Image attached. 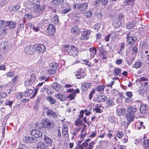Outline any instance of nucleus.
Masks as SVG:
<instances>
[{
    "instance_id": "f257e3e1",
    "label": "nucleus",
    "mask_w": 149,
    "mask_h": 149,
    "mask_svg": "<svg viewBox=\"0 0 149 149\" xmlns=\"http://www.w3.org/2000/svg\"><path fill=\"white\" fill-rule=\"evenodd\" d=\"M38 123H39V125H40V124L42 125V126L39 127L40 129H41L43 127L44 128L50 129L54 127V125L47 118L44 119H43L42 122L41 123L38 122Z\"/></svg>"
},
{
    "instance_id": "f03ea898",
    "label": "nucleus",
    "mask_w": 149,
    "mask_h": 149,
    "mask_svg": "<svg viewBox=\"0 0 149 149\" xmlns=\"http://www.w3.org/2000/svg\"><path fill=\"white\" fill-rule=\"evenodd\" d=\"M88 4L86 3H84L80 4H75L73 6L75 10L79 9L80 11V13H81L86 10L88 8Z\"/></svg>"
},
{
    "instance_id": "7ed1b4c3",
    "label": "nucleus",
    "mask_w": 149,
    "mask_h": 149,
    "mask_svg": "<svg viewBox=\"0 0 149 149\" xmlns=\"http://www.w3.org/2000/svg\"><path fill=\"white\" fill-rule=\"evenodd\" d=\"M37 49V44H36L34 47L28 46L26 47L24 49V52L28 54H32L36 52Z\"/></svg>"
},
{
    "instance_id": "20e7f679",
    "label": "nucleus",
    "mask_w": 149,
    "mask_h": 149,
    "mask_svg": "<svg viewBox=\"0 0 149 149\" xmlns=\"http://www.w3.org/2000/svg\"><path fill=\"white\" fill-rule=\"evenodd\" d=\"M57 65V63H52L50 64L49 68L48 70V73L50 75L53 74L56 72Z\"/></svg>"
},
{
    "instance_id": "39448f33",
    "label": "nucleus",
    "mask_w": 149,
    "mask_h": 149,
    "mask_svg": "<svg viewBox=\"0 0 149 149\" xmlns=\"http://www.w3.org/2000/svg\"><path fill=\"white\" fill-rule=\"evenodd\" d=\"M55 31L54 26L53 24H50L47 29L46 32L48 35L52 36L55 33Z\"/></svg>"
},
{
    "instance_id": "423d86ee",
    "label": "nucleus",
    "mask_w": 149,
    "mask_h": 149,
    "mask_svg": "<svg viewBox=\"0 0 149 149\" xmlns=\"http://www.w3.org/2000/svg\"><path fill=\"white\" fill-rule=\"evenodd\" d=\"M71 45H65L62 47V50L63 51L65 52V54L70 55L71 53Z\"/></svg>"
},
{
    "instance_id": "0eeeda50",
    "label": "nucleus",
    "mask_w": 149,
    "mask_h": 149,
    "mask_svg": "<svg viewBox=\"0 0 149 149\" xmlns=\"http://www.w3.org/2000/svg\"><path fill=\"white\" fill-rule=\"evenodd\" d=\"M105 104L107 108L113 106L115 104L114 100L113 98H108Z\"/></svg>"
},
{
    "instance_id": "6e6552de",
    "label": "nucleus",
    "mask_w": 149,
    "mask_h": 149,
    "mask_svg": "<svg viewBox=\"0 0 149 149\" xmlns=\"http://www.w3.org/2000/svg\"><path fill=\"white\" fill-rule=\"evenodd\" d=\"M139 81L141 86H144L147 88H149L148 82H147L148 79L147 78L141 77L140 78Z\"/></svg>"
},
{
    "instance_id": "1a4fd4ad",
    "label": "nucleus",
    "mask_w": 149,
    "mask_h": 149,
    "mask_svg": "<svg viewBox=\"0 0 149 149\" xmlns=\"http://www.w3.org/2000/svg\"><path fill=\"white\" fill-rule=\"evenodd\" d=\"M70 51V55L75 57L77 55V54L79 52V50L76 47L71 45V49Z\"/></svg>"
},
{
    "instance_id": "9d476101",
    "label": "nucleus",
    "mask_w": 149,
    "mask_h": 149,
    "mask_svg": "<svg viewBox=\"0 0 149 149\" xmlns=\"http://www.w3.org/2000/svg\"><path fill=\"white\" fill-rule=\"evenodd\" d=\"M23 140L24 143H29L35 142L36 139L33 137H31V138L29 137H26L23 138Z\"/></svg>"
},
{
    "instance_id": "9b49d317",
    "label": "nucleus",
    "mask_w": 149,
    "mask_h": 149,
    "mask_svg": "<svg viewBox=\"0 0 149 149\" xmlns=\"http://www.w3.org/2000/svg\"><path fill=\"white\" fill-rule=\"evenodd\" d=\"M126 117L129 121L128 123H127V125H128L131 122L133 121L134 119L136 117V116L134 114L127 112L126 115Z\"/></svg>"
},
{
    "instance_id": "f8f14e48",
    "label": "nucleus",
    "mask_w": 149,
    "mask_h": 149,
    "mask_svg": "<svg viewBox=\"0 0 149 149\" xmlns=\"http://www.w3.org/2000/svg\"><path fill=\"white\" fill-rule=\"evenodd\" d=\"M47 114L48 117L49 118L54 119L57 117L56 113L52 110L48 109Z\"/></svg>"
},
{
    "instance_id": "ddd939ff",
    "label": "nucleus",
    "mask_w": 149,
    "mask_h": 149,
    "mask_svg": "<svg viewBox=\"0 0 149 149\" xmlns=\"http://www.w3.org/2000/svg\"><path fill=\"white\" fill-rule=\"evenodd\" d=\"M71 32L73 34L79 35L81 33V31L78 26H74L71 29Z\"/></svg>"
},
{
    "instance_id": "4468645a",
    "label": "nucleus",
    "mask_w": 149,
    "mask_h": 149,
    "mask_svg": "<svg viewBox=\"0 0 149 149\" xmlns=\"http://www.w3.org/2000/svg\"><path fill=\"white\" fill-rule=\"evenodd\" d=\"M16 24L12 21H6L5 23V25L6 26V28H10V29L14 28Z\"/></svg>"
},
{
    "instance_id": "2eb2a0df",
    "label": "nucleus",
    "mask_w": 149,
    "mask_h": 149,
    "mask_svg": "<svg viewBox=\"0 0 149 149\" xmlns=\"http://www.w3.org/2000/svg\"><path fill=\"white\" fill-rule=\"evenodd\" d=\"M122 70L120 68L115 67L113 70V72L114 75L115 76H118L120 77L121 75Z\"/></svg>"
},
{
    "instance_id": "dca6fc26",
    "label": "nucleus",
    "mask_w": 149,
    "mask_h": 149,
    "mask_svg": "<svg viewBox=\"0 0 149 149\" xmlns=\"http://www.w3.org/2000/svg\"><path fill=\"white\" fill-rule=\"evenodd\" d=\"M126 39L128 44L129 45L134 44L137 40V38L136 37L133 36L126 37Z\"/></svg>"
},
{
    "instance_id": "f3484780",
    "label": "nucleus",
    "mask_w": 149,
    "mask_h": 149,
    "mask_svg": "<svg viewBox=\"0 0 149 149\" xmlns=\"http://www.w3.org/2000/svg\"><path fill=\"white\" fill-rule=\"evenodd\" d=\"M81 32L82 36V39L87 40L91 33L89 31H84Z\"/></svg>"
},
{
    "instance_id": "a211bd4d",
    "label": "nucleus",
    "mask_w": 149,
    "mask_h": 149,
    "mask_svg": "<svg viewBox=\"0 0 149 149\" xmlns=\"http://www.w3.org/2000/svg\"><path fill=\"white\" fill-rule=\"evenodd\" d=\"M68 126L65 124H63L62 126V135L63 136H66L68 135Z\"/></svg>"
},
{
    "instance_id": "6ab92c4d",
    "label": "nucleus",
    "mask_w": 149,
    "mask_h": 149,
    "mask_svg": "<svg viewBox=\"0 0 149 149\" xmlns=\"http://www.w3.org/2000/svg\"><path fill=\"white\" fill-rule=\"evenodd\" d=\"M137 109L134 106H130L127 109V112L134 114L135 115L137 112Z\"/></svg>"
},
{
    "instance_id": "aec40b11",
    "label": "nucleus",
    "mask_w": 149,
    "mask_h": 149,
    "mask_svg": "<svg viewBox=\"0 0 149 149\" xmlns=\"http://www.w3.org/2000/svg\"><path fill=\"white\" fill-rule=\"evenodd\" d=\"M92 85L91 83H88L82 84L81 86V89L83 91H86Z\"/></svg>"
},
{
    "instance_id": "412c9836",
    "label": "nucleus",
    "mask_w": 149,
    "mask_h": 149,
    "mask_svg": "<svg viewBox=\"0 0 149 149\" xmlns=\"http://www.w3.org/2000/svg\"><path fill=\"white\" fill-rule=\"evenodd\" d=\"M139 109L141 113H142L145 114L148 113V107L144 104L142 105L140 107Z\"/></svg>"
},
{
    "instance_id": "4be33fe9",
    "label": "nucleus",
    "mask_w": 149,
    "mask_h": 149,
    "mask_svg": "<svg viewBox=\"0 0 149 149\" xmlns=\"http://www.w3.org/2000/svg\"><path fill=\"white\" fill-rule=\"evenodd\" d=\"M105 87V85L104 84L102 85H99L96 87V90L100 93L102 94L103 93Z\"/></svg>"
},
{
    "instance_id": "5701e85b",
    "label": "nucleus",
    "mask_w": 149,
    "mask_h": 149,
    "mask_svg": "<svg viewBox=\"0 0 149 149\" xmlns=\"http://www.w3.org/2000/svg\"><path fill=\"white\" fill-rule=\"evenodd\" d=\"M61 86L57 83H54L52 85V87L56 91L59 92L61 91Z\"/></svg>"
},
{
    "instance_id": "b1692460",
    "label": "nucleus",
    "mask_w": 149,
    "mask_h": 149,
    "mask_svg": "<svg viewBox=\"0 0 149 149\" xmlns=\"http://www.w3.org/2000/svg\"><path fill=\"white\" fill-rule=\"evenodd\" d=\"M107 100V97L104 95H100L98 97L96 100L98 102H104Z\"/></svg>"
},
{
    "instance_id": "393cba45",
    "label": "nucleus",
    "mask_w": 149,
    "mask_h": 149,
    "mask_svg": "<svg viewBox=\"0 0 149 149\" xmlns=\"http://www.w3.org/2000/svg\"><path fill=\"white\" fill-rule=\"evenodd\" d=\"M120 107L118 105L117 107V113L119 116H122L124 115L125 112V110L124 109L119 108Z\"/></svg>"
},
{
    "instance_id": "a878e982",
    "label": "nucleus",
    "mask_w": 149,
    "mask_h": 149,
    "mask_svg": "<svg viewBox=\"0 0 149 149\" xmlns=\"http://www.w3.org/2000/svg\"><path fill=\"white\" fill-rule=\"evenodd\" d=\"M44 140L45 142L49 146L52 145V141L53 140L50 137L45 135L44 138Z\"/></svg>"
},
{
    "instance_id": "bb28decb",
    "label": "nucleus",
    "mask_w": 149,
    "mask_h": 149,
    "mask_svg": "<svg viewBox=\"0 0 149 149\" xmlns=\"http://www.w3.org/2000/svg\"><path fill=\"white\" fill-rule=\"evenodd\" d=\"M65 8L62 10L61 12L63 13L66 14L68 13L71 10V7L68 4L65 5Z\"/></svg>"
},
{
    "instance_id": "cd10ccee",
    "label": "nucleus",
    "mask_w": 149,
    "mask_h": 149,
    "mask_svg": "<svg viewBox=\"0 0 149 149\" xmlns=\"http://www.w3.org/2000/svg\"><path fill=\"white\" fill-rule=\"evenodd\" d=\"M46 8L45 5H39L38 4V13L39 15L41 14L43 11Z\"/></svg>"
},
{
    "instance_id": "c85d7f7f",
    "label": "nucleus",
    "mask_w": 149,
    "mask_h": 149,
    "mask_svg": "<svg viewBox=\"0 0 149 149\" xmlns=\"http://www.w3.org/2000/svg\"><path fill=\"white\" fill-rule=\"evenodd\" d=\"M64 1V0H52L51 2L52 5H61Z\"/></svg>"
},
{
    "instance_id": "c756f323",
    "label": "nucleus",
    "mask_w": 149,
    "mask_h": 149,
    "mask_svg": "<svg viewBox=\"0 0 149 149\" xmlns=\"http://www.w3.org/2000/svg\"><path fill=\"white\" fill-rule=\"evenodd\" d=\"M45 49V47L42 44L38 45V52L43 53Z\"/></svg>"
},
{
    "instance_id": "7c9ffc66",
    "label": "nucleus",
    "mask_w": 149,
    "mask_h": 149,
    "mask_svg": "<svg viewBox=\"0 0 149 149\" xmlns=\"http://www.w3.org/2000/svg\"><path fill=\"white\" fill-rule=\"evenodd\" d=\"M56 97L58 100L61 101H64L65 100L64 95L63 94H58L56 95Z\"/></svg>"
},
{
    "instance_id": "2f4dec72",
    "label": "nucleus",
    "mask_w": 149,
    "mask_h": 149,
    "mask_svg": "<svg viewBox=\"0 0 149 149\" xmlns=\"http://www.w3.org/2000/svg\"><path fill=\"white\" fill-rule=\"evenodd\" d=\"M52 21L55 25L58 24L59 22L58 16L57 15H54L53 18V19H52Z\"/></svg>"
},
{
    "instance_id": "473e14b6",
    "label": "nucleus",
    "mask_w": 149,
    "mask_h": 149,
    "mask_svg": "<svg viewBox=\"0 0 149 149\" xmlns=\"http://www.w3.org/2000/svg\"><path fill=\"white\" fill-rule=\"evenodd\" d=\"M89 51L90 52V54L91 56L92 57H94L96 54V49L94 47L91 48L89 49Z\"/></svg>"
},
{
    "instance_id": "72a5a7b5",
    "label": "nucleus",
    "mask_w": 149,
    "mask_h": 149,
    "mask_svg": "<svg viewBox=\"0 0 149 149\" xmlns=\"http://www.w3.org/2000/svg\"><path fill=\"white\" fill-rule=\"evenodd\" d=\"M33 91L32 90L29 89L27 90L26 91L24 92V95L26 97L29 96L33 93Z\"/></svg>"
},
{
    "instance_id": "f704fd0d",
    "label": "nucleus",
    "mask_w": 149,
    "mask_h": 149,
    "mask_svg": "<svg viewBox=\"0 0 149 149\" xmlns=\"http://www.w3.org/2000/svg\"><path fill=\"white\" fill-rule=\"evenodd\" d=\"M125 44L124 42H122L120 44V48L119 51H118V54H120L121 53L123 52L125 48Z\"/></svg>"
},
{
    "instance_id": "c9c22d12",
    "label": "nucleus",
    "mask_w": 149,
    "mask_h": 149,
    "mask_svg": "<svg viewBox=\"0 0 149 149\" xmlns=\"http://www.w3.org/2000/svg\"><path fill=\"white\" fill-rule=\"evenodd\" d=\"M88 147V143L84 142L80 146H78V148L79 149H84Z\"/></svg>"
},
{
    "instance_id": "e433bc0d",
    "label": "nucleus",
    "mask_w": 149,
    "mask_h": 149,
    "mask_svg": "<svg viewBox=\"0 0 149 149\" xmlns=\"http://www.w3.org/2000/svg\"><path fill=\"white\" fill-rule=\"evenodd\" d=\"M93 14V12L91 10H88L86 12L84 13L85 16L88 18L91 17Z\"/></svg>"
},
{
    "instance_id": "4c0bfd02",
    "label": "nucleus",
    "mask_w": 149,
    "mask_h": 149,
    "mask_svg": "<svg viewBox=\"0 0 149 149\" xmlns=\"http://www.w3.org/2000/svg\"><path fill=\"white\" fill-rule=\"evenodd\" d=\"M2 25L1 26H0V35H4L6 33V30L7 29L5 28V26L3 27Z\"/></svg>"
},
{
    "instance_id": "58836bf2",
    "label": "nucleus",
    "mask_w": 149,
    "mask_h": 149,
    "mask_svg": "<svg viewBox=\"0 0 149 149\" xmlns=\"http://www.w3.org/2000/svg\"><path fill=\"white\" fill-rule=\"evenodd\" d=\"M100 56L102 58L104 59H106L107 58L106 57V51L104 50H102L100 51Z\"/></svg>"
},
{
    "instance_id": "ea45409f",
    "label": "nucleus",
    "mask_w": 149,
    "mask_h": 149,
    "mask_svg": "<svg viewBox=\"0 0 149 149\" xmlns=\"http://www.w3.org/2000/svg\"><path fill=\"white\" fill-rule=\"evenodd\" d=\"M143 146L144 147L148 148L149 147V140L146 139L144 140L142 144Z\"/></svg>"
},
{
    "instance_id": "a19ab883",
    "label": "nucleus",
    "mask_w": 149,
    "mask_h": 149,
    "mask_svg": "<svg viewBox=\"0 0 149 149\" xmlns=\"http://www.w3.org/2000/svg\"><path fill=\"white\" fill-rule=\"evenodd\" d=\"M33 83L31 82V81L30 80H27L24 82V85L27 88H28V86L31 85Z\"/></svg>"
},
{
    "instance_id": "79ce46f5",
    "label": "nucleus",
    "mask_w": 149,
    "mask_h": 149,
    "mask_svg": "<svg viewBox=\"0 0 149 149\" xmlns=\"http://www.w3.org/2000/svg\"><path fill=\"white\" fill-rule=\"evenodd\" d=\"M82 74V73H80L79 72H77V73L75 74L76 76H79V77H77V78L80 79L84 78L86 74L84 75Z\"/></svg>"
},
{
    "instance_id": "37998d69",
    "label": "nucleus",
    "mask_w": 149,
    "mask_h": 149,
    "mask_svg": "<svg viewBox=\"0 0 149 149\" xmlns=\"http://www.w3.org/2000/svg\"><path fill=\"white\" fill-rule=\"evenodd\" d=\"M76 96V94L75 93H73L69 95L67 97V98L69 99L70 100H74Z\"/></svg>"
},
{
    "instance_id": "c03bdc74",
    "label": "nucleus",
    "mask_w": 149,
    "mask_h": 149,
    "mask_svg": "<svg viewBox=\"0 0 149 149\" xmlns=\"http://www.w3.org/2000/svg\"><path fill=\"white\" fill-rule=\"evenodd\" d=\"M44 143L41 142L38 143V149H46Z\"/></svg>"
},
{
    "instance_id": "a18cd8bd",
    "label": "nucleus",
    "mask_w": 149,
    "mask_h": 149,
    "mask_svg": "<svg viewBox=\"0 0 149 149\" xmlns=\"http://www.w3.org/2000/svg\"><path fill=\"white\" fill-rule=\"evenodd\" d=\"M32 136V137H34L36 139L37 138V134L36 133V131L35 130H33L32 131L30 132Z\"/></svg>"
},
{
    "instance_id": "49530a36",
    "label": "nucleus",
    "mask_w": 149,
    "mask_h": 149,
    "mask_svg": "<svg viewBox=\"0 0 149 149\" xmlns=\"http://www.w3.org/2000/svg\"><path fill=\"white\" fill-rule=\"evenodd\" d=\"M29 1H30V0H29ZM33 3V4L34 5H35V10H33V12H37V10H36V9H37V0H32V1H31Z\"/></svg>"
},
{
    "instance_id": "de8ad7c7",
    "label": "nucleus",
    "mask_w": 149,
    "mask_h": 149,
    "mask_svg": "<svg viewBox=\"0 0 149 149\" xmlns=\"http://www.w3.org/2000/svg\"><path fill=\"white\" fill-rule=\"evenodd\" d=\"M142 65V63L141 62L138 61L136 62L133 65L135 68H139Z\"/></svg>"
},
{
    "instance_id": "09e8293b",
    "label": "nucleus",
    "mask_w": 149,
    "mask_h": 149,
    "mask_svg": "<svg viewBox=\"0 0 149 149\" xmlns=\"http://www.w3.org/2000/svg\"><path fill=\"white\" fill-rule=\"evenodd\" d=\"M134 58L133 57H131L129 60L126 59V62L128 65H130L132 64L133 62Z\"/></svg>"
},
{
    "instance_id": "8fccbe9b",
    "label": "nucleus",
    "mask_w": 149,
    "mask_h": 149,
    "mask_svg": "<svg viewBox=\"0 0 149 149\" xmlns=\"http://www.w3.org/2000/svg\"><path fill=\"white\" fill-rule=\"evenodd\" d=\"M47 99L48 101H49L50 103L52 104H55V100L51 97H47Z\"/></svg>"
},
{
    "instance_id": "3c124183",
    "label": "nucleus",
    "mask_w": 149,
    "mask_h": 149,
    "mask_svg": "<svg viewBox=\"0 0 149 149\" xmlns=\"http://www.w3.org/2000/svg\"><path fill=\"white\" fill-rule=\"evenodd\" d=\"M135 25V23L133 22L128 24L126 26V28L127 29H131Z\"/></svg>"
},
{
    "instance_id": "603ef678",
    "label": "nucleus",
    "mask_w": 149,
    "mask_h": 149,
    "mask_svg": "<svg viewBox=\"0 0 149 149\" xmlns=\"http://www.w3.org/2000/svg\"><path fill=\"white\" fill-rule=\"evenodd\" d=\"M20 6L19 5H17V6H14L10 10L12 12H15L17 10L20 8Z\"/></svg>"
},
{
    "instance_id": "864d4df0",
    "label": "nucleus",
    "mask_w": 149,
    "mask_h": 149,
    "mask_svg": "<svg viewBox=\"0 0 149 149\" xmlns=\"http://www.w3.org/2000/svg\"><path fill=\"white\" fill-rule=\"evenodd\" d=\"M7 43L6 42H2L0 45V47L5 50V47L7 46Z\"/></svg>"
},
{
    "instance_id": "5fc2aeb1",
    "label": "nucleus",
    "mask_w": 149,
    "mask_h": 149,
    "mask_svg": "<svg viewBox=\"0 0 149 149\" xmlns=\"http://www.w3.org/2000/svg\"><path fill=\"white\" fill-rule=\"evenodd\" d=\"M131 47L132 48L133 50V52H132V54H135L137 52V48L134 45H133L132 46H131Z\"/></svg>"
},
{
    "instance_id": "6e6d98bb",
    "label": "nucleus",
    "mask_w": 149,
    "mask_h": 149,
    "mask_svg": "<svg viewBox=\"0 0 149 149\" xmlns=\"http://www.w3.org/2000/svg\"><path fill=\"white\" fill-rule=\"evenodd\" d=\"M102 106L101 105H100V106L98 107H97V108H95L93 111H95L97 113H101L102 112L101 109L99 108L100 107H101Z\"/></svg>"
},
{
    "instance_id": "4d7b16f0",
    "label": "nucleus",
    "mask_w": 149,
    "mask_h": 149,
    "mask_svg": "<svg viewBox=\"0 0 149 149\" xmlns=\"http://www.w3.org/2000/svg\"><path fill=\"white\" fill-rule=\"evenodd\" d=\"M95 92V89H94L92 90L90 92L89 94V98L91 100L93 97V95H94Z\"/></svg>"
},
{
    "instance_id": "13d9d810",
    "label": "nucleus",
    "mask_w": 149,
    "mask_h": 149,
    "mask_svg": "<svg viewBox=\"0 0 149 149\" xmlns=\"http://www.w3.org/2000/svg\"><path fill=\"white\" fill-rule=\"evenodd\" d=\"M123 135V134L122 132L119 131L118 132L116 135V136L118 137L120 139L122 138Z\"/></svg>"
},
{
    "instance_id": "bf43d9fd",
    "label": "nucleus",
    "mask_w": 149,
    "mask_h": 149,
    "mask_svg": "<svg viewBox=\"0 0 149 149\" xmlns=\"http://www.w3.org/2000/svg\"><path fill=\"white\" fill-rule=\"evenodd\" d=\"M30 80L31 82L33 83L36 79V76L35 74H32L31 75L30 78Z\"/></svg>"
},
{
    "instance_id": "052dcab7",
    "label": "nucleus",
    "mask_w": 149,
    "mask_h": 149,
    "mask_svg": "<svg viewBox=\"0 0 149 149\" xmlns=\"http://www.w3.org/2000/svg\"><path fill=\"white\" fill-rule=\"evenodd\" d=\"M82 122V121L79 119H78L77 120L75 121V125L76 126H78L80 125L81 123Z\"/></svg>"
},
{
    "instance_id": "680f3d73",
    "label": "nucleus",
    "mask_w": 149,
    "mask_h": 149,
    "mask_svg": "<svg viewBox=\"0 0 149 149\" xmlns=\"http://www.w3.org/2000/svg\"><path fill=\"white\" fill-rule=\"evenodd\" d=\"M125 100L127 103H130L133 101V99L132 98L128 97L125 98Z\"/></svg>"
},
{
    "instance_id": "e2e57ef3",
    "label": "nucleus",
    "mask_w": 149,
    "mask_h": 149,
    "mask_svg": "<svg viewBox=\"0 0 149 149\" xmlns=\"http://www.w3.org/2000/svg\"><path fill=\"white\" fill-rule=\"evenodd\" d=\"M100 24H95L94 26V29L96 30H98L100 28Z\"/></svg>"
},
{
    "instance_id": "0e129e2a",
    "label": "nucleus",
    "mask_w": 149,
    "mask_h": 149,
    "mask_svg": "<svg viewBox=\"0 0 149 149\" xmlns=\"http://www.w3.org/2000/svg\"><path fill=\"white\" fill-rule=\"evenodd\" d=\"M135 0H125V2L127 4L132 5Z\"/></svg>"
},
{
    "instance_id": "69168bd1",
    "label": "nucleus",
    "mask_w": 149,
    "mask_h": 149,
    "mask_svg": "<svg viewBox=\"0 0 149 149\" xmlns=\"http://www.w3.org/2000/svg\"><path fill=\"white\" fill-rule=\"evenodd\" d=\"M108 0H101V4L102 5L105 6L108 3Z\"/></svg>"
},
{
    "instance_id": "338daca9",
    "label": "nucleus",
    "mask_w": 149,
    "mask_h": 149,
    "mask_svg": "<svg viewBox=\"0 0 149 149\" xmlns=\"http://www.w3.org/2000/svg\"><path fill=\"white\" fill-rule=\"evenodd\" d=\"M126 95L129 97L132 98L133 96V94L131 92H127L126 93Z\"/></svg>"
},
{
    "instance_id": "774afa93",
    "label": "nucleus",
    "mask_w": 149,
    "mask_h": 149,
    "mask_svg": "<svg viewBox=\"0 0 149 149\" xmlns=\"http://www.w3.org/2000/svg\"><path fill=\"white\" fill-rule=\"evenodd\" d=\"M27 147L25 145L22 144L19 146V149H26Z\"/></svg>"
}]
</instances>
